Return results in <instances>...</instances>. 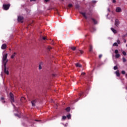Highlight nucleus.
Masks as SVG:
<instances>
[{
    "label": "nucleus",
    "mask_w": 127,
    "mask_h": 127,
    "mask_svg": "<svg viewBox=\"0 0 127 127\" xmlns=\"http://www.w3.org/2000/svg\"><path fill=\"white\" fill-rule=\"evenodd\" d=\"M116 12H122L123 10H122V8L120 7H117L116 8Z\"/></svg>",
    "instance_id": "nucleus-3"
},
{
    "label": "nucleus",
    "mask_w": 127,
    "mask_h": 127,
    "mask_svg": "<svg viewBox=\"0 0 127 127\" xmlns=\"http://www.w3.org/2000/svg\"><path fill=\"white\" fill-rule=\"evenodd\" d=\"M43 64L42 63H41L40 64H39V70H41V69H42V65Z\"/></svg>",
    "instance_id": "nucleus-16"
},
{
    "label": "nucleus",
    "mask_w": 127,
    "mask_h": 127,
    "mask_svg": "<svg viewBox=\"0 0 127 127\" xmlns=\"http://www.w3.org/2000/svg\"><path fill=\"white\" fill-rule=\"evenodd\" d=\"M113 2L114 3H116V0H113Z\"/></svg>",
    "instance_id": "nucleus-36"
},
{
    "label": "nucleus",
    "mask_w": 127,
    "mask_h": 127,
    "mask_svg": "<svg viewBox=\"0 0 127 127\" xmlns=\"http://www.w3.org/2000/svg\"><path fill=\"white\" fill-rule=\"evenodd\" d=\"M115 24L116 26H118L119 24H120V22L119 21V20H116Z\"/></svg>",
    "instance_id": "nucleus-8"
},
{
    "label": "nucleus",
    "mask_w": 127,
    "mask_h": 127,
    "mask_svg": "<svg viewBox=\"0 0 127 127\" xmlns=\"http://www.w3.org/2000/svg\"><path fill=\"white\" fill-rule=\"evenodd\" d=\"M10 97L11 102H14V98H13V94H12V93H10Z\"/></svg>",
    "instance_id": "nucleus-6"
},
{
    "label": "nucleus",
    "mask_w": 127,
    "mask_h": 127,
    "mask_svg": "<svg viewBox=\"0 0 127 127\" xmlns=\"http://www.w3.org/2000/svg\"><path fill=\"white\" fill-rule=\"evenodd\" d=\"M97 2V1L94 0H92V3H96Z\"/></svg>",
    "instance_id": "nucleus-29"
},
{
    "label": "nucleus",
    "mask_w": 127,
    "mask_h": 127,
    "mask_svg": "<svg viewBox=\"0 0 127 127\" xmlns=\"http://www.w3.org/2000/svg\"><path fill=\"white\" fill-rule=\"evenodd\" d=\"M114 70H118V66H115L114 67Z\"/></svg>",
    "instance_id": "nucleus-23"
},
{
    "label": "nucleus",
    "mask_w": 127,
    "mask_h": 127,
    "mask_svg": "<svg viewBox=\"0 0 127 127\" xmlns=\"http://www.w3.org/2000/svg\"><path fill=\"white\" fill-rule=\"evenodd\" d=\"M15 116L19 118V116L18 115V114H15Z\"/></svg>",
    "instance_id": "nucleus-35"
},
{
    "label": "nucleus",
    "mask_w": 127,
    "mask_h": 127,
    "mask_svg": "<svg viewBox=\"0 0 127 127\" xmlns=\"http://www.w3.org/2000/svg\"><path fill=\"white\" fill-rule=\"evenodd\" d=\"M62 120H66V116H63L62 118Z\"/></svg>",
    "instance_id": "nucleus-27"
},
{
    "label": "nucleus",
    "mask_w": 127,
    "mask_h": 127,
    "mask_svg": "<svg viewBox=\"0 0 127 127\" xmlns=\"http://www.w3.org/2000/svg\"><path fill=\"white\" fill-rule=\"evenodd\" d=\"M45 0V1H48V0Z\"/></svg>",
    "instance_id": "nucleus-42"
},
{
    "label": "nucleus",
    "mask_w": 127,
    "mask_h": 127,
    "mask_svg": "<svg viewBox=\"0 0 127 127\" xmlns=\"http://www.w3.org/2000/svg\"><path fill=\"white\" fill-rule=\"evenodd\" d=\"M4 98L3 97L1 98V101H2V103H3V100Z\"/></svg>",
    "instance_id": "nucleus-33"
},
{
    "label": "nucleus",
    "mask_w": 127,
    "mask_h": 127,
    "mask_svg": "<svg viewBox=\"0 0 127 127\" xmlns=\"http://www.w3.org/2000/svg\"><path fill=\"white\" fill-rule=\"evenodd\" d=\"M51 49V48H49V50H50Z\"/></svg>",
    "instance_id": "nucleus-43"
},
{
    "label": "nucleus",
    "mask_w": 127,
    "mask_h": 127,
    "mask_svg": "<svg viewBox=\"0 0 127 127\" xmlns=\"http://www.w3.org/2000/svg\"><path fill=\"white\" fill-rule=\"evenodd\" d=\"M43 40H45V39H46V38L44 37H43Z\"/></svg>",
    "instance_id": "nucleus-38"
},
{
    "label": "nucleus",
    "mask_w": 127,
    "mask_h": 127,
    "mask_svg": "<svg viewBox=\"0 0 127 127\" xmlns=\"http://www.w3.org/2000/svg\"><path fill=\"white\" fill-rule=\"evenodd\" d=\"M122 53H123V55H124L125 56H126V55H127V53L126 52H125V51H122Z\"/></svg>",
    "instance_id": "nucleus-18"
},
{
    "label": "nucleus",
    "mask_w": 127,
    "mask_h": 127,
    "mask_svg": "<svg viewBox=\"0 0 127 127\" xmlns=\"http://www.w3.org/2000/svg\"><path fill=\"white\" fill-rule=\"evenodd\" d=\"M92 20L95 24H97V21H96V20H95L94 19H93Z\"/></svg>",
    "instance_id": "nucleus-21"
},
{
    "label": "nucleus",
    "mask_w": 127,
    "mask_h": 127,
    "mask_svg": "<svg viewBox=\"0 0 127 127\" xmlns=\"http://www.w3.org/2000/svg\"><path fill=\"white\" fill-rule=\"evenodd\" d=\"M72 4H68V7H72Z\"/></svg>",
    "instance_id": "nucleus-28"
},
{
    "label": "nucleus",
    "mask_w": 127,
    "mask_h": 127,
    "mask_svg": "<svg viewBox=\"0 0 127 127\" xmlns=\"http://www.w3.org/2000/svg\"><path fill=\"white\" fill-rule=\"evenodd\" d=\"M102 55H100L99 56V58H102Z\"/></svg>",
    "instance_id": "nucleus-37"
},
{
    "label": "nucleus",
    "mask_w": 127,
    "mask_h": 127,
    "mask_svg": "<svg viewBox=\"0 0 127 127\" xmlns=\"http://www.w3.org/2000/svg\"><path fill=\"white\" fill-rule=\"evenodd\" d=\"M7 53L2 54V63L3 66H4V72L6 75H8L9 72H8V69H6V63L8 62V59H7Z\"/></svg>",
    "instance_id": "nucleus-1"
},
{
    "label": "nucleus",
    "mask_w": 127,
    "mask_h": 127,
    "mask_svg": "<svg viewBox=\"0 0 127 127\" xmlns=\"http://www.w3.org/2000/svg\"><path fill=\"white\" fill-rule=\"evenodd\" d=\"M122 74H126V71H125V70H122Z\"/></svg>",
    "instance_id": "nucleus-26"
},
{
    "label": "nucleus",
    "mask_w": 127,
    "mask_h": 127,
    "mask_svg": "<svg viewBox=\"0 0 127 127\" xmlns=\"http://www.w3.org/2000/svg\"><path fill=\"white\" fill-rule=\"evenodd\" d=\"M124 42L126 43V42H127V41L126 40H124Z\"/></svg>",
    "instance_id": "nucleus-41"
},
{
    "label": "nucleus",
    "mask_w": 127,
    "mask_h": 127,
    "mask_svg": "<svg viewBox=\"0 0 127 127\" xmlns=\"http://www.w3.org/2000/svg\"><path fill=\"white\" fill-rule=\"evenodd\" d=\"M9 6H10V4H3V8L4 9V10H7L8 8H9Z\"/></svg>",
    "instance_id": "nucleus-2"
},
{
    "label": "nucleus",
    "mask_w": 127,
    "mask_h": 127,
    "mask_svg": "<svg viewBox=\"0 0 127 127\" xmlns=\"http://www.w3.org/2000/svg\"><path fill=\"white\" fill-rule=\"evenodd\" d=\"M67 126H68V124L66 123L65 125H64V127H67Z\"/></svg>",
    "instance_id": "nucleus-39"
},
{
    "label": "nucleus",
    "mask_w": 127,
    "mask_h": 127,
    "mask_svg": "<svg viewBox=\"0 0 127 127\" xmlns=\"http://www.w3.org/2000/svg\"><path fill=\"white\" fill-rule=\"evenodd\" d=\"M75 66H76V67H79V68H81V67H82L81 64L79 63L76 64Z\"/></svg>",
    "instance_id": "nucleus-12"
},
{
    "label": "nucleus",
    "mask_w": 127,
    "mask_h": 127,
    "mask_svg": "<svg viewBox=\"0 0 127 127\" xmlns=\"http://www.w3.org/2000/svg\"><path fill=\"white\" fill-rule=\"evenodd\" d=\"M113 46H118L117 43H114L113 45Z\"/></svg>",
    "instance_id": "nucleus-20"
},
{
    "label": "nucleus",
    "mask_w": 127,
    "mask_h": 127,
    "mask_svg": "<svg viewBox=\"0 0 127 127\" xmlns=\"http://www.w3.org/2000/svg\"><path fill=\"white\" fill-rule=\"evenodd\" d=\"M32 107H35V104L36 103V100H34L31 102Z\"/></svg>",
    "instance_id": "nucleus-7"
},
{
    "label": "nucleus",
    "mask_w": 127,
    "mask_h": 127,
    "mask_svg": "<svg viewBox=\"0 0 127 127\" xmlns=\"http://www.w3.org/2000/svg\"><path fill=\"white\" fill-rule=\"evenodd\" d=\"M86 73H85V72H82L81 73V75H82V76H84V75H85Z\"/></svg>",
    "instance_id": "nucleus-34"
},
{
    "label": "nucleus",
    "mask_w": 127,
    "mask_h": 127,
    "mask_svg": "<svg viewBox=\"0 0 127 127\" xmlns=\"http://www.w3.org/2000/svg\"><path fill=\"white\" fill-rule=\"evenodd\" d=\"M111 29L112 31L113 32V33H115V34L117 33V30L114 29V28H111Z\"/></svg>",
    "instance_id": "nucleus-13"
},
{
    "label": "nucleus",
    "mask_w": 127,
    "mask_h": 127,
    "mask_svg": "<svg viewBox=\"0 0 127 127\" xmlns=\"http://www.w3.org/2000/svg\"><path fill=\"white\" fill-rule=\"evenodd\" d=\"M25 98L23 97H22L21 98V101H22L23 100H24Z\"/></svg>",
    "instance_id": "nucleus-32"
},
{
    "label": "nucleus",
    "mask_w": 127,
    "mask_h": 127,
    "mask_svg": "<svg viewBox=\"0 0 127 127\" xmlns=\"http://www.w3.org/2000/svg\"><path fill=\"white\" fill-rule=\"evenodd\" d=\"M115 73L116 74V76H117V77H120V71L119 70H118L117 71H116Z\"/></svg>",
    "instance_id": "nucleus-9"
},
{
    "label": "nucleus",
    "mask_w": 127,
    "mask_h": 127,
    "mask_svg": "<svg viewBox=\"0 0 127 127\" xmlns=\"http://www.w3.org/2000/svg\"><path fill=\"white\" fill-rule=\"evenodd\" d=\"M71 49H72V50H76V47H72L71 48Z\"/></svg>",
    "instance_id": "nucleus-24"
},
{
    "label": "nucleus",
    "mask_w": 127,
    "mask_h": 127,
    "mask_svg": "<svg viewBox=\"0 0 127 127\" xmlns=\"http://www.w3.org/2000/svg\"><path fill=\"white\" fill-rule=\"evenodd\" d=\"M89 51L90 52H92V51H93V46L91 45L89 46Z\"/></svg>",
    "instance_id": "nucleus-14"
},
{
    "label": "nucleus",
    "mask_w": 127,
    "mask_h": 127,
    "mask_svg": "<svg viewBox=\"0 0 127 127\" xmlns=\"http://www.w3.org/2000/svg\"><path fill=\"white\" fill-rule=\"evenodd\" d=\"M115 57L116 58H120V57H121V55H120V54H117L115 55Z\"/></svg>",
    "instance_id": "nucleus-15"
},
{
    "label": "nucleus",
    "mask_w": 127,
    "mask_h": 127,
    "mask_svg": "<svg viewBox=\"0 0 127 127\" xmlns=\"http://www.w3.org/2000/svg\"><path fill=\"white\" fill-rule=\"evenodd\" d=\"M36 0H30V1H35Z\"/></svg>",
    "instance_id": "nucleus-40"
},
{
    "label": "nucleus",
    "mask_w": 127,
    "mask_h": 127,
    "mask_svg": "<svg viewBox=\"0 0 127 127\" xmlns=\"http://www.w3.org/2000/svg\"><path fill=\"white\" fill-rule=\"evenodd\" d=\"M79 52H80V54H83V51L79 50Z\"/></svg>",
    "instance_id": "nucleus-31"
},
{
    "label": "nucleus",
    "mask_w": 127,
    "mask_h": 127,
    "mask_svg": "<svg viewBox=\"0 0 127 127\" xmlns=\"http://www.w3.org/2000/svg\"><path fill=\"white\" fill-rule=\"evenodd\" d=\"M126 76H127V74H126Z\"/></svg>",
    "instance_id": "nucleus-45"
},
{
    "label": "nucleus",
    "mask_w": 127,
    "mask_h": 127,
    "mask_svg": "<svg viewBox=\"0 0 127 127\" xmlns=\"http://www.w3.org/2000/svg\"><path fill=\"white\" fill-rule=\"evenodd\" d=\"M123 62H126V61H127V60H126V58H123Z\"/></svg>",
    "instance_id": "nucleus-25"
},
{
    "label": "nucleus",
    "mask_w": 127,
    "mask_h": 127,
    "mask_svg": "<svg viewBox=\"0 0 127 127\" xmlns=\"http://www.w3.org/2000/svg\"><path fill=\"white\" fill-rule=\"evenodd\" d=\"M126 90H127V87H126Z\"/></svg>",
    "instance_id": "nucleus-44"
},
{
    "label": "nucleus",
    "mask_w": 127,
    "mask_h": 127,
    "mask_svg": "<svg viewBox=\"0 0 127 127\" xmlns=\"http://www.w3.org/2000/svg\"><path fill=\"white\" fill-rule=\"evenodd\" d=\"M115 54H118V53H119V50H116L115 51Z\"/></svg>",
    "instance_id": "nucleus-22"
},
{
    "label": "nucleus",
    "mask_w": 127,
    "mask_h": 127,
    "mask_svg": "<svg viewBox=\"0 0 127 127\" xmlns=\"http://www.w3.org/2000/svg\"><path fill=\"white\" fill-rule=\"evenodd\" d=\"M80 13L81 14H82V15L83 16V17H84V18H88V17H87V14L86 13V12H80Z\"/></svg>",
    "instance_id": "nucleus-4"
},
{
    "label": "nucleus",
    "mask_w": 127,
    "mask_h": 127,
    "mask_svg": "<svg viewBox=\"0 0 127 127\" xmlns=\"http://www.w3.org/2000/svg\"><path fill=\"white\" fill-rule=\"evenodd\" d=\"M121 41L120 40H117V44H120Z\"/></svg>",
    "instance_id": "nucleus-30"
},
{
    "label": "nucleus",
    "mask_w": 127,
    "mask_h": 127,
    "mask_svg": "<svg viewBox=\"0 0 127 127\" xmlns=\"http://www.w3.org/2000/svg\"><path fill=\"white\" fill-rule=\"evenodd\" d=\"M1 49H5L6 48V44H3L1 47Z\"/></svg>",
    "instance_id": "nucleus-10"
},
{
    "label": "nucleus",
    "mask_w": 127,
    "mask_h": 127,
    "mask_svg": "<svg viewBox=\"0 0 127 127\" xmlns=\"http://www.w3.org/2000/svg\"><path fill=\"white\" fill-rule=\"evenodd\" d=\"M66 117H67V119H71V115H70V114L67 115Z\"/></svg>",
    "instance_id": "nucleus-19"
},
{
    "label": "nucleus",
    "mask_w": 127,
    "mask_h": 127,
    "mask_svg": "<svg viewBox=\"0 0 127 127\" xmlns=\"http://www.w3.org/2000/svg\"><path fill=\"white\" fill-rule=\"evenodd\" d=\"M70 107H67L65 109V111H66V112H70Z\"/></svg>",
    "instance_id": "nucleus-17"
},
{
    "label": "nucleus",
    "mask_w": 127,
    "mask_h": 127,
    "mask_svg": "<svg viewBox=\"0 0 127 127\" xmlns=\"http://www.w3.org/2000/svg\"><path fill=\"white\" fill-rule=\"evenodd\" d=\"M15 55H16V53L14 52L11 56V59H13L14 57H15Z\"/></svg>",
    "instance_id": "nucleus-11"
},
{
    "label": "nucleus",
    "mask_w": 127,
    "mask_h": 127,
    "mask_svg": "<svg viewBox=\"0 0 127 127\" xmlns=\"http://www.w3.org/2000/svg\"><path fill=\"white\" fill-rule=\"evenodd\" d=\"M22 20H23V17L21 16H18V21H19V22H22Z\"/></svg>",
    "instance_id": "nucleus-5"
}]
</instances>
